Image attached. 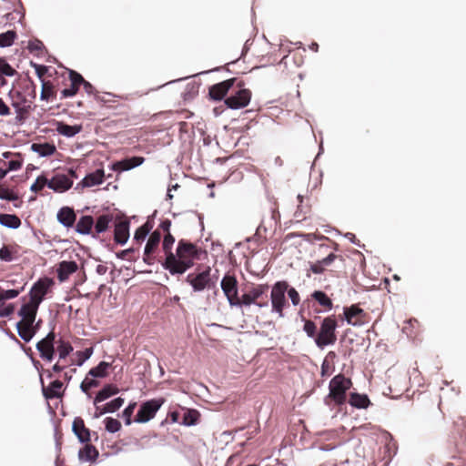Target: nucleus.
Returning a JSON list of instances; mask_svg holds the SVG:
<instances>
[{
	"label": "nucleus",
	"instance_id": "obj_41",
	"mask_svg": "<svg viewBox=\"0 0 466 466\" xmlns=\"http://www.w3.org/2000/svg\"><path fill=\"white\" fill-rule=\"evenodd\" d=\"M56 343L60 360L66 359L73 351V347L70 342L59 339Z\"/></svg>",
	"mask_w": 466,
	"mask_h": 466
},
{
	"label": "nucleus",
	"instance_id": "obj_9",
	"mask_svg": "<svg viewBox=\"0 0 466 466\" xmlns=\"http://www.w3.org/2000/svg\"><path fill=\"white\" fill-rule=\"evenodd\" d=\"M210 271V268L208 267L202 272L189 273L185 280L192 287L195 292L203 291L205 289L209 288L211 282Z\"/></svg>",
	"mask_w": 466,
	"mask_h": 466
},
{
	"label": "nucleus",
	"instance_id": "obj_44",
	"mask_svg": "<svg viewBox=\"0 0 466 466\" xmlns=\"http://www.w3.org/2000/svg\"><path fill=\"white\" fill-rule=\"evenodd\" d=\"M46 186L49 187V179L45 175H41L36 177L30 189L32 192L37 193L41 191Z\"/></svg>",
	"mask_w": 466,
	"mask_h": 466
},
{
	"label": "nucleus",
	"instance_id": "obj_29",
	"mask_svg": "<svg viewBox=\"0 0 466 466\" xmlns=\"http://www.w3.org/2000/svg\"><path fill=\"white\" fill-rule=\"evenodd\" d=\"M93 227V218L91 216H83L76 225V231L82 235H88L92 233Z\"/></svg>",
	"mask_w": 466,
	"mask_h": 466
},
{
	"label": "nucleus",
	"instance_id": "obj_42",
	"mask_svg": "<svg viewBox=\"0 0 466 466\" xmlns=\"http://www.w3.org/2000/svg\"><path fill=\"white\" fill-rule=\"evenodd\" d=\"M16 36L17 35L14 30H8L0 34V46L7 47L12 46Z\"/></svg>",
	"mask_w": 466,
	"mask_h": 466
},
{
	"label": "nucleus",
	"instance_id": "obj_14",
	"mask_svg": "<svg viewBox=\"0 0 466 466\" xmlns=\"http://www.w3.org/2000/svg\"><path fill=\"white\" fill-rule=\"evenodd\" d=\"M67 74L70 86L61 91V99L74 96L78 92L81 82H85L84 77L74 70L69 69Z\"/></svg>",
	"mask_w": 466,
	"mask_h": 466
},
{
	"label": "nucleus",
	"instance_id": "obj_39",
	"mask_svg": "<svg viewBox=\"0 0 466 466\" xmlns=\"http://www.w3.org/2000/svg\"><path fill=\"white\" fill-rule=\"evenodd\" d=\"M297 198H298V201H299V205H298L297 210L294 213V218L299 222V221H302V220H304L306 218V215L309 211V207L302 205V203H303V196L298 195Z\"/></svg>",
	"mask_w": 466,
	"mask_h": 466
},
{
	"label": "nucleus",
	"instance_id": "obj_62",
	"mask_svg": "<svg viewBox=\"0 0 466 466\" xmlns=\"http://www.w3.org/2000/svg\"><path fill=\"white\" fill-rule=\"evenodd\" d=\"M134 248H127V249H125V250H122L118 253H116V257L120 259H128V260H133L130 257H129V254L133 253L134 252Z\"/></svg>",
	"mask_w": 466,
	"mask_h": 466
},
{
	"label": "nucleus",
	"instance_id": "obj_18",
	"mask_svg": "<svg viewBox=\"0 0 466 466\" xmlns=\"http://www.w3.org/2000/svg\"><path fill=\"white\" fill-rule=\"evenodd\" d=\"M129 227L130 222L127 218L121 219L115 224L114 240L116 243L120 245L127 243L129 238Z\"/></svg>",
	"mask_w": 466,
	"mask_h": 466
},
{
	"label": "nucleus",
	"instance_id": "obj_7",
	"mask_svg": "<svg viewBox=\"0 0 466 466\" xmlns=\"http://www.w3.org/2000/svg\"><path fill=\"white\" fill-rule=\"evenodd\" d=\"M165 400L160 398L152 399L142 403L134 419V421L137 423H146L149 421L156 416L157 410L161 408Z\"/></svg>",
	"mask_w": 466,
	"mask_h": 466
},
{
	"label": "nucleus",
	"instance_id": "obj_2",
	"mask_svg": "<svg viewBox=\"0 0 466 466\" xmlns=\"http://www.w3.org/2000/svg\"><path fill=\"white\" fill-rule=\"evenodd\" d=\"M352 381L343 374L334 376L329 384V394L325 403L329 406H341L346 403L347 391L351 388Z\"/></svg>",
	"mask_w": 466,
	"mask_h": 466
},
{
	"label": "nucleus",
	"instance_id": "obj_58",
	"mask_svg": "<svg viewBox=\"0 0 466 466\" xmlns=\"http://www.w3.org/2000/svg\"><path fill=\"white\" fill-rule=\"evenodd\" d=\"M34 67L35 69V73H36V76H38V78L41 81L44 80V76L47 73L48 67L46 66L38 65V64H34Z\"/></svg>",
	"mask_w": 466,
	"mask_h": 466
},
{
	"label": "nucleus",
	"instance_id": "obj_30",
	"mask_svg": "<svg viewBox=\"0 0 466 466\" xmlns=\"http://www.w3.org/2000/svg\"><path fill=\"white\" fill-rule=\"evenodd\" d=\"M349 403L357 409H367L370 405V400L366 394L351 393Z\"/></svg>",
	"mask_w": 466,
	"mask_h": 466
},
{
	"label": "nucleus",
	"instance_id": "obj_4",
	"mask_svg": "<svg viewBox=\"0 0 466 466\" xmlns=\"http://www.w3.org/2000/svg\"><path fill=\"white\" fill-rule=\"evenodd\" d=\"M337 326V320L334 316L326 317L322 320L319 331L315 338V343L319 348L322 349L325 346L332 345L336 342Z\"/></svg>",
	"mask_w": 466,
	"mask_h": 466
},
{
	"label": "nucleus",
	"instance_id": "obj_28",
	"mask_svg": "<svg viewBox=\"0 0 466 466\" xmlns=\"http://www.w3.org/2000/svg\"><path fill=\"white\" fill-rule=\"evenodd\" d=\"M119 392V389L117 386L114 384H106L104 388L97 392L94 399V404L96 405L99 402H102L108 398L117 394Z\"/></svg>",
	"mask_w": 466,
	"mask_h": 466
},
{
	"label": "nucleus",
	"instance_id": "obj_5",
	"mask_svg": "<svg viewBox=\"0 0 466 466\" xmlns=\"http://www.w3.org/2000/svg\"><path fill=\"white\" fill-rule=\"evenodd\" d=\"M268 291V284H258L252 286L251 289L239 298L240 306H250L255 304L259 308L268 305L267 293Z\"/></svg>",
	"mask_w": 466,
	"mask_h": 466
},
{
	"label": "nucleus",
	"instance_id": "obj_64",
	"mask_svg": "<svg viewBox=\"0 0 466 466\" xmlns=\"http://www.w3.org/2000/svg\"><path fill=\"white\" fill-rule=\"evenodd\" d=\"M81 85L83 86L84 90L88 95H94L95 96V94L96 93V88L88 81L85 80V82H81Z\"/></svg>",
	"mask_w": 466,
	"mask_h": 466
},
{
	"label": "nucleus",
	"instance_id": "obj_55",
	"mask_svg": "<svg viewBox=\"0 0 466 466\" xmlns=\"http://www.w3.org/2000/svg\"><path fill=\"white\" fill-rule=\"evenodd\" d=\"M93 353V349L88 348L82 351H77L76 354L78 356L77 365L81 366L86 360H88Z\"/></svg>",
	"mask_w": 466,
	"mask_h": 466
},
{
	"label": "nucleus",
	"instance_id": "obj_49",
	"mask_svg": "<svg viewBox=\"0 0 466 466\" xmlns=\"http://www.w3.org/2000/svg\"><path fill=\"white\" fill-rule=\"evenodd\" d=\"M124 404V399L121 397L116 398L115 400L105 404L106 410L108 412H115L121 408Z\"/></svg>",
	"mask_w": 466,
	"mask_h": 466
},
{
	"label": "nucleus",
	"instance_id": "obj_54",
	"mask_svg": "<svg viewBox=\"0 0 466 466\" xmlns=\"http://www.w3.org/2000/svg\"><path fill=\"white\" fill-rule=\"evenodd\" d=\"M15 311V305L12 303L5 304L4 301L0 304V317L6 318L11 316Z\"/></svg>",
	"mask_w": 466,
	"mask_h": 466
},
{
	"label": "nucleus",
	"instance_id": "obj_50",
	"mask_svg": "<svg viewBox=\"0 0 466 466\" xmlns=\"http://www.w3.org/2000/svg\"><path fill=\"white\" fill-rule=\"evenodd\" d=\"M99 385L98 380L95 379H88L87 377L81 382L80 389L83 392L88 393L92 388H96Z\"/></svg>",
	"mask_w": 466,
	"mask_h": 466
},
{
	"label": "nucleus",
	"instance_id": "obj_38",
	"mask_svg": "<svg viewBox=\"0 0 466 466\" xmlns=\"http://www.w3.org/2000/svg\"><path fill=\"white\" fill-rule=\"evenodd\" d=\"M311 297L319 303L324 309H331L333 303L326 293L320 290H316L312 293Z\"/></svg>",
	"mask_w": 466,
	"mask_h": 466
},
{
	"label": "nucleus",
	"instance_id": "obj_26",
	"mask_svg": "<svg viewBox=\"0 0 466 466\" xmlns=\"http://www.w3.org/2000/svg\"><path fill=\"white\" fill-rule=\"evenodd\" d=\"M38 308L39 306L27 301L21 306L18 310V316L21 319L35 321Z\"/></svg>",
	"mask_w": 466,
	"mask_h": 466
},
{
	"label": "nucleus",
	"instance_id": "obj_45",
	"mask_svg": "<svg viewBox=\"0 0 466 466\" xmlns=\"http://www.w3.org/2000/svg\"><path fill=\"white\" fill-rule=\"evenodd\" d=\"M199 418V412L196 410H188L184 413L183 416V423L185 425L190 426L194 425L198 422Z\"/></svg>",
	"mask_w": 466,
	"mask_h": 466
},
{
	"label": "nucleus",
	"instance_id": "obj_53",
	"mask_svg": "<svg viewBox=\"0 0 466 466\" xmlns=\"http://www.w3.org/2000/svg\"><path fill=\"white\" fill-rule=\"evenodd\" d=\"M24 289V288H21V289H3L1 288V299H3V301H5V299H15L16 298L20 292Z\"/></svg>",
	"mask_w": 466,
	"mask_h": 466
},
{
	"label": "nucleus",
	"instance_id": "obj_24",
	"mask_svg": "<svg viewBox=\"0 0 466 466\" xmlns=\"http://www.w3.org/2000/svg\"><path fill=\"white\" fill-rule=\"evenodd\" d=\"M73 431L81 442L90 441V431L85 426L81 418H76L73 422Z\"/></svg>",
	"mask_w": 466,
	"mask_h": 466
},
{
	"label": "nucleus",
	"instance_id": "obj_31",
	"mask_svg": "<svg viewBox=\"0 0 466 466\" xmlns=\"http://www.w3.org/2000/svg\"><path fill=\"white\" fill-rule=\"evenodd\" d=\"M31 148L41 157L52 156L56 151V146L50 143H34Z\"/></svg>",
	"mask_w": 466,
	"mask_h": 466
},
{
	"label": "nucleus",
	"instance_id": "obj_11",
	"mask_svg": "<svg viewBox=\"0 0 466 466\" xmlns=\"http://www.w3.org/2000/svg\"><path fill=\"white\" fill-rule=\"evenodd\" d=\"M56 334L50 331L44 339L36 343L40 357L46 361H52L55 355Z\"/></svg>",
	"mask_w": 466,
	"mask_h": 466
},
{
	"label": "nucleus",
	"instance_id": "obj_48",
	"mask_svg": "<svg viewBox=\"0 0 466 466\" xmlns=\"http://www.w3.org/2000/svg\"><path fill=\"white\" fill-rule=\"evenodd\" d=\"M137 407V403H129V405L122 411V417L125 420L126 425H130L132 423V415Z\"/></svg>",
	"mask_w": 466,
	"mask_h": 466
},
{
	"label": "nucleus",
	"instance_id": "obj_16",
	"mask_svg": "<svg viewBox=\"0 0 466 466\" xmlns=\"http://www.w3.org/2000/svg\"><path fill=\"white\" fill-rule=\"evenodd\" d=\"M42 385V393L46 400L60 399L63 397L65 390H63V382L59 380L52 381L46 386L43 379H40Z\"/></svg>",
	"mask_w": 466,
	"mask_h": 466
},
{
	"label": "nucleus",
	"instance_id": "obj_56",
	"mask_svg": "<svg viewBox=\"0 0 466 466\" xmlns=\"http://www.w3.org/2000/svg\"><path fill=\"white\" fill-rule=\"evenodd\" d=\"M0 259L7 262L12 261L14 259L12 251L7 246H4L0 248Z\"/></svg>",
	"mask_w": 466,
	"mask_h": 466
},
{
	"label": "nucleus",
	"instance_id": "obj_46",
	"mask_svg": "<svg viewBox=\"0 0 466 466\" xmlns=\"http://www.w3.org/2000/svg\"><path fill=\"white\" fill-rule=\"evenodd\" d=\"M106 430L111 433H115L121 429V423L118 420L107 417L105 419Z\"/></svg>",
	"mask_w": 466,
	"mask_h": 466
},
{
	"label": "nucleus",
	"instance_id": "obj_40",
	"mask_svg": "<svg viewBox=\"0 0 466 466\" xmlns=\"http://www.w3.org/2000/svg\"><path fill=\"white\" fill-rule=\"evenodd\" d=\"M152 228L153 226L150 222H146L144 225H142L136 230L134 239L139 243L144 241L146 237L151 231Z\"/></svg>",
	"mask_w": 466,
	"mask_h": 466
},
{
	"label": "nucleus",
	"instance_id": "obj_17",
	"mask_svg": "<svg viewBox=\"0 0 466 466\" xmlns=\"http://www.w3.org/2000/svg\"><path fill=\"white\" fill-rule=\"evenodd\" d=\"M73 186V180L65 174H56L49 179V188L55 192L63 193L67 191Z\"/></svg>",
	"mask_w": 466,
	"mask_h": 466
},
{
	"label": "nucleus",
	"instance_id": "obj_20",
	"mask_svg": "<svg viewBox=\"0 0 466 466\" xmlns=\"http://www.w3.org/2000/svg\"><path fill=\"white\" fill-rule=\"evenodd\" d=\"M145 161V158L143 157H132L129 158H125L120 161H116L112 165V169L114 171H127L130 170L134 167H137L140 165H142Z\"/></svg>",
	"mask_w": 466,
	"mask_h": 466
},
{
	"label": "nucleus",
	"instance_id": "obj_35",
	"mask_svg": "<svg viewBox=\"0 0 466 466\" xmlns=\"http://www.w3.org/2000/svg\"><path fill=\"white\" fill-rule=\"evenodd\" d=\"M56 86L49 80H42L41 99L48 101L56 97Z\"/></svg>",
	"mask_w": 466,
	"mask_h": 466
},
{
	"label": "nucleus",
	"instance_id": "obj_23",
	"mask_svg": "<svg viewBox=\"0 0 466 466\" xmlns=\"http://www.w3.org/2000/svg\"><path fill=\"white\" fill-rule=\"evenodd\" d=\"M76 215L72 208L63 207L57 213V220L66 228H71L76 222Z\"/></svg>",
	"mask_w": 466,
	"mask_h": 466
},
{
	"label": "nucleus",
	"instance_id": "obj_33",
	"mask_svg": "<svg viewBox=\"0 0 466 466\" xmlns=\"http://www.w3.org/2000/svg\"><path fill=\"white\" fill-rule=\"evenodd\" d=\"M161 237L162 233L158 229L153 231L146 244L145 253H155L159 246Z\"/></svg>",
	"mask_w": 466,
	"mask_h": 466
},
{
	"label": "nucleus",
	"instance_id": "obj_21",
	"mask_svg": "<svg viewBox=\"0 0 466 466\" xmlns=\"http://www.w3.org/2000/svg\"><path fill=\"white\" fill-rule=\"evenodd\" d=\"M336 259H339L340 261H344L342 256L336 255L334 253H329L326 258L316 261L315 263L310 265V270L314 274H321L324 272L325 268L330 266Z\"/></svg>",
	"mask_w": 466,
	"mask_h": 466
},
{
	"label": "nucleus",
	"instance_id": "obj_32",
	"mask_svg": "<svg viewBox=\"0 0 466 466\" xmlns=\"http://www.w3.org/2000/svg\"><path fill=\"white\" fill-rule=\"evenodd\" d=\"M112 220H113L112 214H103V215L99 216L96 218V223L94 222L95 232L96 234L106 232L108 229L109 224L112 222Z\"/></svg>",
	"mask_w": 466,
	"mask_h": 466
},
{
	"label": "nucleus",
	"instance_id": "obj_47",
	"mask_svg": "<svg viewBox=\"0 0 466 466\" xmlns=\"http://www.w3.org/2000/svg\"><path fill=\"white\" fill-rule=\"evenodd\" d=\"M303 330L306 332V334L309 337V338H313L315 339L318 332H317V326L316 324L310 320V319H306L305 322H304V327H303Z\"/></svg>",
	"mask_w": 466,
	"mask_h": 466
},
{
	"label": "nucleus",
	"instance_id": "obj_52",
	"mask_svg": "<svg viewBox=\"0 0 466 466\" xmlns=\"http://www.w3.org/2000/svg\"><path fill=\"white\" fill-rule=\"evenodd\" d=\"M16 74V71L5 60H2L0 66V76H13Z\"/></svg>",
	"mask_w": 466,
	"mask_h": 466
},
{
	"label": "nucleus",
	"instance_id": "obj_63",
	"mask_svg": "<svg viewBox=\"0 0 466 466\" xmlns=\"http://www.w3.org/2000/svg\"><path fill=\"white\" fill-rule=\"evenodd\" d=\"M22 167V161L21 160H17V159H13V160H10L8 163H7V172L9 170H17L19 169L20 167Z\"/></svg>",
	"mask_w": 466,
	"mask_h": 466
},
{
	"label": "nucleus",
	"instance_id": "obj_43",
	"mask_svg": "<svg viewBox=\"0 0 466 466\" xmlns=\"http://www.w3.org/2000/svg\"><path fill=\"white\" fill-rule=\"evenodd\" d=\"M175 243V238L171 233L165 234L164 239L162 242V249L166 255V258H168L170 254H173L172 251L173 245Z\"/></svg>",
	"mask_w": 466,
	"mask_h": 466
},
{
	"label": "nucleus",
	"instance_id": "obj_6",
	"mask_svg": "<svg viewBox=\"0 0 466 466\" xmlns=\"http://www.w3.org/2000/svg\"><path fill=\"white\" fill-rule=\"evenodd\" d=\"M288 288L289 283L287 281H277L270 292L272 311L278 313L280 318L284 316L283 310L289 305L285 296Z\"/></svg>",
	"mask_w": 466,
	"mask_h": 466
},
{
	"label": "nucleus",
	"instance_id": "obj_61",
	"mask_svg": "<svg viewBox=\"0 0 466 466\" xmlns=\"http://www.w3.org/2000/svg\"><path fill=\"white\" fill-rule=\"evenodd\" d=\"M333 371V369L331 365L327 361L324 360L321 365V375L322 376H329Z\"/></svg>",
	"mask_w": 466,
	"mask_h": 466
},
{
	"label": "nucleus",
	"instance_id": "obj_57",
	"mask_svg": "<svg viewBox=\"0 0 466 466\" xmlns=\"http://www.w3.org/2000/svg\"><path fill=\"white\" fill-rule=\"evenodd\" d=\"M288 295L289 299H291V302L294 306H297L300 302V297L298 291L294 288H288Z\"/></svg>",
	"mask_w": 466,
	"mask_h": 466
},
{
	"label": "nucleus",
	"instance_id": "obj_27",
	"mask_svg": "<svg viewBox=\"0 0 466 466\" xmlns=\"http://www.w3.org/2000/svg\"><path fill=\"white\" fill-rule=\"evenodd\" d=\"M86 445L78 452L79 460L82 461L93 462L98 457V451L95 446L85 442Z\"/></svg>",
	"mask_w": 466,
	"mask_h": 466
},
{
	"label": "nucleus",
	"instance_id": "obj_36",
	"mask_svg": "<svg viewBox=\"0 0 466 466\" xmlns=\"http://www.w3.org/2000/svg\"><path fill=\"white\" fill-rule=\"evenodd\" d=\"M111 367V364L106 361H101L97 366L92 368L88 374L93 378H105L108 374V369Z\"/></svg>",
	"mask_w": 466,
	"mask_h": 466
},
{
	"label": "nucleus",
	"instance_id": "obj_15",
	"mask_svg": "<svg viewBox=\"0 0 466 466\" xmlns=\"http://www.w3.org/2000/svg\"><path fill=\"white\" fill-rule=\"evenodd\" d=\"M344 316L349 324L358 326L364 323L366 313L359 305L354 304L350 307L344 308Z\"/></svg>",
	"mask_w": 466,
	"mask_h": 466
},
{
	"label": "nucleus",
	"instance_id": "obj_12",
	"mask_svg": "<svg viewBox=\"0 0 466 466\" xmlns=\"http://www.w3.org/2000/svg\"><path fill=\"white\" fill-rule=\"evenodd\" d=\"M235 83L236 77H232L211 86L208 89L210 99L215 101L225 99L226 96L230 92V89L235 87Z\"/></svg>",
	"mask_w": 466,
	"mask_h": 466
},
{
	"label": "nucleus",
	"instance_id": "obj_1",
	"mask_svg": "<svg viewBox=\"0 0 466 466\" xmlns=\"http://www.w3.org/2000/svg\"><path fill=\"white\" fill-rule=\"evenodd\" d=\"M199 253L200 248L197 245L180 239L176 252L166 258L161 265L172 276L183 275L194 266L195 260L199 258Z\"/></svg>",
	"mask_w": 466,
	"mask_h": 466
},
{
	"label": "nucleus",
	"instance_id": "obj_10",
	"mask_svg": "<svg viewBox=\"0 0 466 466\" xmlns=\"http://www.w3.org/2000/svg\"><path fill=\"white\" fill-rule=\"evenodd\" d=\"M53 285L51 279H41L36 281L30 289L29 302L40 306L49 288Z\"/></svg>",
	"mask_w": 466,
	"mask_h": 466
},
{
	"label": "nucleus",
	"instance_id": "obj_51",
	"mask_svg": "<svg viewBox=\"0 0 466 466\" xmlns=\"http://www.w3.org/2000/svg\"><path fill=\"white\" fill-rule=\"evenodd\" d=\"M0 198L13 201L18 199V196L8 187L0 186Z\"/></svg>",
	"mask_w": 466,
	"mask_h": 466
},
{
	"label": "nucleus",
	"instance_id": "obj_25",
	"mask_svg": "<svg viewBox=\"0 0 466 466\" xmlns=\"http://www.w3.org/2000/svg\"><path fill=\"white\" fill-rule=\"evenodd\" d=\"M105 172L103 169H97L93 173L87 174L81 181L85 187H90L100 185L104 182Z\"/></svg>",
	"mask_w": 466,
	"mask_h": 466
},
{
	"label": "nucleus",
	"instance_id": "obj_13",
	"mask_svg": "<svg viewBox=\"0 0 466 466\" xmlns=\"http://www.w3.org/2000/svg\"><path fill=\"white\" fill-rule=\"evenodd\" d=\"M40 320L35 324L34 320L20 319L16 323L19 337L25 342H29L39 329Z\"/></svg>",
	"mask_w": 466,
	"mask_h": 466
},
{
	"label": "nucleus",
	"instance_id": "obj_3",
	"mask_svg": "<svg viewBox=\"0 0 466 466\" xmlns=\"http://www.w3.org/2000/svg\"><path fill=\"white\" fill-rule=\"evenodd\" d=\"M230 95L225 98V105L230 109H240L246 107L252 96L248 88L245 87V83L236 77L235 87L230 89Z\"/></svg>",
	"mask_w": 466,
	"mask_h": 466
},
{
	"label": "nucleus",
	"instance_id": "obj_59",
	"mask_svg": "<svg viewBox=\"0 0 466 466\" xmlns=\"http://www.w3.org/2000/svg\"><path fill=\"white\" fill-rule=\"evenodd\" d=\"M170 227H171V221L167 218L162 220L157 229H158L160 232L161 230L165 234L170 233Z\"/></svg>",
	"mask_w": 466,
	"mask_h": 466
},
{
	"label": "nucleus",
	"instance_id": "obj_60",
	"mask_svg": "<svg viewBox=\"0 0 466 466\" xmlns=\"http://www.w3.org/2000/svg\"><path fill=\"white\" fill-rule=\"evenodd\" d=\"M28 48L30 51H42L44 44L40 40H35L29 42Z\"/></svg>",
	"mask_w": 466,
	"mask_h": 466
},
{
	"label": "nucleus",
	"instance_id": "obj_19",
	"mask_svg": "<svg viewBox=\"0 0 466 466\" xmlns=\"http://www.w3.org/2000/svg\"><path fill=\"white\" fill-rule=\"evenodd\" d=\"M78 266L76 261H61L56 268L58 280L60 282L67 280L69 276L76 272Z\"/></svg>",
	"mask_w": 466,
	"mask_h": 466
},
{
	"label": "nucleus",
	"instance_id": "obj_37",
	"mask_svg": "<svg viewBox=\"0 0 466 466\" xmlns=\"http://www.w3.org/2000/svg\"><path fill=\"white\" fill-rule=\"evenodd\" d=\"M0 224L7 228H17L21 225V220L16 215L1 214Z\"/></svg>",
	"mask_w": 466,
	"mask_h": 466
},
{
	"label": "nucleus",
	"instance_id": "obj_8",
	"mask_svg": "<svg viewBox=\"0 0 466 466\" xmlns=\"http://www.w3.org/2000/svg\"><path fill=\"white\" fill-rule=\"evenodd\" d=\"M221 289L231 306H240L238 280L234 275L226 274L221 280Z\"/></svg>",
	"mask_w": 466,
	"mask_h": 466
},
{
	"label": "nucleus",
	"instance_id": "obj_22",
	"mask_svg": "<svg viewBox=\"0 0 466 466\" xmlns=\"http://www.w3.org/2000/svg\"><path fill=\"white\" fill-rule=\"evenodd\" d=\"M420 412L424 417L430 418L431 416L434 417H443L441 408L440 402L436 400H428L424 403H422L420 407Z\"/></svg>",
	"mask_w": 466,
	"mask_h": 466
},
{
	"label": "nucleus",
	"instance_id": "obj_34",
	"mask_svg": "<svg viewBox=\"0 0 466 466\" xmlns=\"http://www.w3.org/2000/svg\"><path fill=\"white\" fill-rule=\"evenodd\" d=\"M82 126L81 125H75V126H69L67 124H65L63 122H59L56 127V131L65 137H72L81 132Z\"/></svg>",
	"mask_w": 466,
	"mask_h": 466
}]
</instances>
